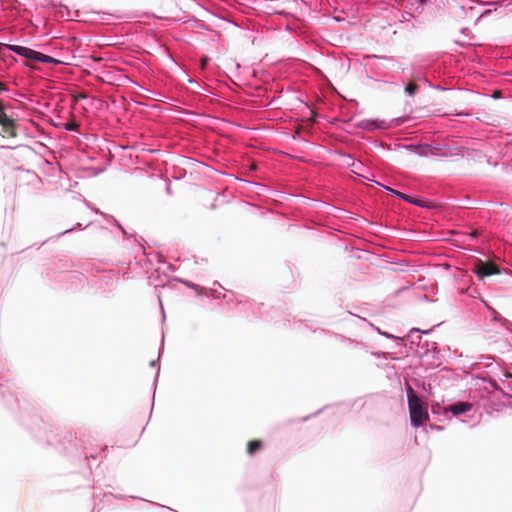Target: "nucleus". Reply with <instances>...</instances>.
I'll list each match as a JSON object with an SVG mask.
<instances>
[{"instance_id":"obj_1","label":"nucleus","mask_w":512,"mask_h":512,"mask_svg":"<svg viewBox=\"0 0 512 512\" xmlns=\"http://www.w3.org/2000/svg\"><path fill=\"white\" fill-rule=\"evenodd\" d=\"M407 398L411 425L418 428L429 420L427 407L411 386L407 387Z\"/></svg>"},{"instance_id":"obj_2","label":"nucleus","mask_w":512,"mask_h":512,"mask_svg":"<svg viewBox=\"0 0 512 512\" xmlns=\"http://www.w3.org/2000/svg\"><path fill=\"white\" fill-rule=\"evenodd\" d=\"M6 46H7V49L17 53L18 55H21V56L27 58L29 60L39 61L42 63H53V64L62 63L60 60H57L53 57L42 54L40 52H37L35 50H32V49L24 47V46H18V45H6Z\"/></svg>"},{"instance_id":"obj_3","label":"nucleus","mask_w":512,"mask_h":512,"mask_svg":"<svg viewBox=\"0 0 512 512\" xmlns=\"http://www.w3.org/2000/svg\"><path fill=\"white\" fill-rule=\"evenodd\" d=\"M472 271L480 278L483 279L488 276L500 273L499 267L492 261L477 260Z\"/></svg>"},{"instance_id":"obj_4","label":"nucleus","mask_w":512,"mask_h":512,"mask_svg":"<svg viewBox=\"0 0 512 512\" xmlns=\"http://www.w3.org/2000/svg\"><path fill=\"white\" fill-rule=\"evenodd\" d=\"M0 134L5 138H14L17 136L16 124L5 112L0 113Z\"/></svg>"},{"instance_id":"obj_5","label":"nucleus","mask_w":512,"mask_h":512,"mask_svg":"<svg viewBox=\"0 0 512 512\" xmlns=\"http://www.w3.org/2000/svg\"><path fill=\"white\" fill-rule=\"evenodd\" d=\"M472 409L469 402H457L445 408V412H451L454 416L464 414Z\"/></svg>"},{"instance_id":"obj_6","label":"nucleus","mask_w":512,"mask_h":512,"mask_svg":"<svg viewBox=\"0 0 512 512\" xmlns=\"http://www.w3.org/2000/svg\"><path fill=\"white\" fill-rule=\"evenodd\" d=\"M263 447V443L260 440H252L249 441L247 444V453L249 455L256 454L259 450H261Z\"/></svg>"},{"instance_id":"obj_7","label":"nucleus","mask_w":512,"mask_h":512,"mask_svg":"<svg viewBox=\"0 0 512 512\" xmlns=\"http://www.w3.org/2000/svg\"><path fill=\"white\" fill-rule=\"evenodd\" d=\"M418 90L419 85L414 79H411L404 88L405 93L410 97H413Z\"/></svg>"},{"instance_id":"obj_8","label":"nucleus","mask_w":512,"mask_h":512,"mask_svg":"<svg viewBox=\"0 0 512 512\" xmlns=\"http://www.w3.org/2000/svg\"><path fill=\"white\" fill-rule=\"evenodd\" d=\"M386 189H387L388 191H390L392 194H394V195L398 196L399 198H401V199H403V200H405V201H407V202H409V203H411V202H412V199H413L412 197H410V196H408V195H406V194H403V193H401V192H399V191H397V190H394V189H392V188H386Z\"/></svg>"},{"instance_id":"obj_9","label":"nucleus","mask_w":512,"mask_h":512,"mask_svg":"<svg viewBox=\"0 0 512 512\" xmlns=\"http://www.w3.org/2000/svg\"><path fill=\"white\" fill-rule=\"evenodd\" d=\"M64 128L69 131H77L79 128V123L72 119L71 121L64 124Z\"/></svg>"},{"instance_id":"obj_10","label":"nucleus","mask_w":512,"mask_h":512,"mask_svg":"<svg viewBox=\"0 0 512 512\" xmlns=\"http://www.w3.org/2000/svg\"><path fill=\"white\" fill-rule=\"evenodd\" d=\"M411 203H413V204H415L417 206H420V207H427V208L433 207V205H431L427 201H424V200H421V199H412Z\"/></svg>"},{"instance_id":"obj_11","label":"nucleus","mask_w":512,"mask_h":512,"mask_svg":"<svg viewBox=\"0 0 512 512\" xmlns=\"http://www.w3.org/2000/svg\"><path fill=\"white\" fill-rule=\"evenodd\" d=\"M208 62H209V58L208 57H203L201 59V62H200V68L202 70H204L207 67Z\"/></svg>"},{"instance_id":"obj_12","label":"nucleus","mask_w":512,"mask_h":512,"mask_svg":"<svg viewBox=\"0 0 512 512\" xmlns=\"http://www.w3.org/2000/svg\"><path fill=\"white\" fill-rule=\"evenodd\" d=\"M7 90V86L5 83L0 82V92Z\"/></svg>"},{"instance_id":"obj_13","label":"nucleus","mask_w":512,"mask_h":512,"mask_svg":"<svg viewBox=\"0 0 512 512\" xmlns=\"http://www.w3.org/2000/svg\"><path fill=\"white\" fill-rule=\"evenodd\" d=\"M371 126L376 127V123H375V121H373V122H368L364 127H365V128H369V127H371Z\"/></svg>"},{"instance_id":"obj_14","label":"nucleus","mask_w":512,"mask_h":512,"mask_svg":"<svg viewBox=\"0 0 512 512\" xmlns=\"http://www.w3.org/2000/svg\"><path fill=\"white\" fill-rule=\"evenodd\" d=\"M477 235H478L477 230H473V231L471 232V236H472V237H476Z\"/></svg>"},{"instance_id":"obj_15","label":"nucleus","mask_w":512,"mask_h":512,"mask_svg":"<svg viewBox=\"0 0 512 512\" xmlns=\"http://www.w3.org/2000/svg\"><path fill=\"white\" fill-rule=\"evenodd\" d=\"M499 96H500V91H496V92L494 93V97H495V98H497V97H499Z\"/></svg>"},{"instance_id":"obj_16","label":"nucleus","mask_w":512,"mask_h":512,"mask_svg":"<svg viewBox=\"0 0 512 512\" xmlns=\"http://www.w3.org/2000/svg\"><path fill=\"white\" fill-rule=\"evenodd\" d=\"M1 112H4V108H3V105L0 103V113Z\"/></svg>"},{"instance_id":"obj_17","label":"nucleus","mask_w":512,"mask_h":512,"mask_svg":"<svg viewBox=\"0 0 512 512\" xmlns=\"http://www.w3.org/2000/svg\"><path fill=\"white\" fill-rule=\"evenodd\" d=\"M93 60H94V61H100V60H101V58L93 57Z\"/></svg>"}]
</instances>
